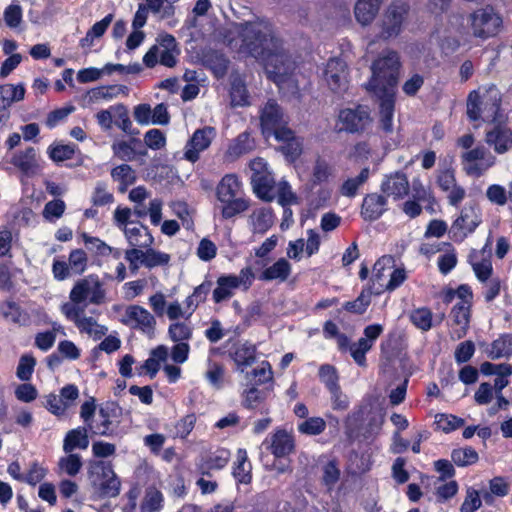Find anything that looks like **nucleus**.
<instances>
[{"label": "nucleus", "instance_id": "1", "mask_svg": "<svg viewBox=\"0 0 512 512\" xmlns=\"http://www.w3.org/2000/svg\"><path fill=\"white\" fill-rule=\"evenodd\" d=\"M226 44L238 53L255 58L269 79L284 81L294 69V62L284 48L283 40L266 20L226 24Z\"/></svg>", "mask_w": 512, "mask_h": 512}, {"label": "nucleus", "instance_id": "2", "mask_svg": "<svg viewBox=\"0 0 512 512\" xmlns=\"http://www.w3.org/2000/svg\"><path fill=\"white\" fill-rule=\"evenodd\" d=\"M372 77L367 84V88L375 93V95L384 94L386 92L394 93L397 84L400 59L396 51H384L372 63Z\"/></svg>", "mask_w": 512, "mask_h": 512}, {"label": "nucleus", "instance_id": "3", "mask_svg": "<svg viewBox=\"0 0 512 512\" xmlns=\"http://www.w3.org/2000/svg\"><path fill=\"white\" fill-rule=\"evenodd\" d=\"M181 53L176 38L169 33L158 34L154 44L143 56V63L147 68H154L158 63L173 68L176 66Z\"/></svg>", "mask_w": 512, "mask_h": 512}, {"label": "nucleus", "instance_id": "4", "mask_svg": "<svg viewBox=\"0 0 512 512\" xmlns=\"http://www.w3.org/2000/svg\"><path fill=\"white\" fill-rule=\"evenodd\" d=\"M467 24L475 38L486 40L500 32L503 19L492 5H485L468 15Z\"/></svg>", "mask_w": 512, "mask_h": 512}, {"label": "nucleus", "instance_id": "5", "mask_svg": "<svg viewBox=\"0 0 512 512\" xmlns=\"http://www.w3.org/2000/svg\"><path fill=\"white\" fill-rule=\"evenodd\" d=\"M288 116L274 99H269L260 110V125L264 135L276 139H289L292 130L287 127Z\"/></svg>", "mask_w": 512, "mask_h": 512}, {"label": "nucleus", "instance_id": "6", "mask_svg": "<svg viewBox=\"0 0 512 512\" xmlns=\"http://www.w3.org/2000/svg\"><path fill=\"white\" fill-rule=\"evenodd\" d=\"M500 102L499 93L495 89L487 91L483 98L478 92L472 91L467 99V115L470 120L476 121L483 114L484 121L495 122L498 119Z\"/></svg>", "mask_w": 512, "mask_h": 512}, {"label": "nucleus", "instance_id": "7", "mask_svg": "<svg viewBox=\"0 0 512 512\" xmlns=\"http://www.w3.org/2000/svg\"><path fill=\"white\" fill-rule=\"evenodd\" d=\"M409 7L404 3H392L385 10L381 22L379 37L388 40L396 38L403 29Z\"/></svg>", "mask_w": 512, "mask_h": 512}, {"label": "nucleus", "instance_id": "8", "mask_svg": "<svg viewBox=\"0 0 512 512\" xmlns=\"http://www.w3.org/2000/svg\"><path fill=\"white\" fill-rule=\"evenodd\" d=\"M495 163L496 158L482 146L468 150L461 155L463 170L472 177L482 176Z\"/></svg>", "mask_w": 512, "mask_h": 512}, {"label": "nucleus", "instance_id": "9", "mask_svg": "<svg viewBox=\"0 0 512 512\" xmlns=\"http://www.w3.org/2000/svg\"><path fill=\"white\" fill-rule=\"evenodd\" d=\"M88 258L84 250L74 249L70 252L68 262L54 259L52 264L53 276L63 281L73 275H81L87 268Z\"/></svg>", "mask_w": 512, "mask_h": 512}, {"label": "nucleus", "instance_id": "10", "mask_svg": "<svg viewBox=\"0 0 512 512\" xmlns=\"http://www.w3.org/2000/svg\"><path fill=\"white\" fill-rule=\"evenodd\" d=\"M394 95L395 93L390 92L377 95V97L380 99L378 127L382 132L383 136L389 137L392 140V145L397 146L401 142V137L398 131L395 130L393 124L395 104Z\"/></svg>", "mask_w": 512, "mask_h": 512}, {"label": "nucleus", "instance_id": "11", "mask_svg": "<svg viewBox=\"0 0 512 512\" xmlns=\"http://www.w3.org/2000/svg\"><path fill=\"white\" fill-rule=\"evenodd\" d=\"M341 130L349 133H359L372 124L370 110L367 106L358 105L355 108H345L339 112Z\"/></svg>", "mask_w": 512, "mask_h": 512}, {"label": "nucleus", "instance_id": "12", "mask_svg": "<svg viewBox=\"0 0 512 512\" xmlns=\"http://www.w3.org/2000/svg\"><path fill=\"white\" fill-rule=\"evenodd\" d=\"M324 79L334 93H343L348 89L347 64L339 58L330 59L324 70Z\"/></svg>", "mask_w": 512, "mask_h": 512}, {"label": "nucleus", "instance_id": "13", "mask_svg": "<svg viewBox=\"0 0 512 512\" xmlns=\"http://www.w3.org/2000/svg\"><path fill=\"white\" fill-rule=\"evenodd\" d=\"M214 136L215 130L212 127L206 126L197 129L185 145L184 159L191 163L197 162L200 158V153L210 146Z\"/></svg>", "mask_w": 512, "mask_h": 512}, {"label": "nucleus", "instance_id": "14", "mask_svg": "<svg viewBox=\"0 0 512 512\" xmlns=\"http://www.w3.org/2000/svg\"><path fill=\"white\" fill-rule=\"evenodd\" d=\"M121 322L148 335L154 333L156 325L154 316L147 309L139 305L128 306Z\"/></svg>", "mask_w": 512, "mask_h": 512}, {"label": "nucleus", "instance_id": "15", "mask_svg": "<svg viewBox=\"0 0 512 512\" xmlns=\"http://www.w3.org/2000/svg\"><path fill=\"white\" fill-rule=\"evenodd\" d=\"M481 223L479 211L474 206L464 207L459 217L451 225V233L455 239L463 240L475 231Z\"/></svg>", "mask_w": 512, "mask_h": 512}, {"label": "nucleus", "instance_id": "16", "mask_svg": "<svg viewBox=\"0 0 512 512\" xmlns=\"http://www.w3.org/2000/svg\"><path fill=\"white\" fill-rule=\"evenodd\" d=\"M262 446L276 458H283L295 449L294 437L284 429H277L263 441Z\"/></svg>", "mask_w": 512, "mask_h": 512}, {"label": "nucleus", "instance_id": "17", "mask_svg": "<svg viewBox=\"0 0 512 512\" xmlns=\"http://www.w3.org/2000/svg\"><path fill=\"white\" fill-rule=\"evenodd\" d=\"M468 262L480 282H486L490 279L493 273V266L488 243L480 250H471L468 255Z\"/></svg>", "mask_w": 512, "mask_h": 512}, {"label": "nucleus", "instance_id": "18", "mask_svg": "<svg viewBox=\"0 0 512 512\" xmlns=\"http://www.w3.org/2000/svg\"><path fill=\"white\" fill-rule=\"evenodd\" d=\"M437 183L441 190L447 193L448 202L452 206H458L466 196L465 189L457 184L455 173L451 169L441 171Z\"/></svg>", "mask_w": 512, "mask_h": 512}, {"label": "nucleus", "instance_id": "19", "mask_svg": "<svg viewBox=\"0 0 512 512\" xmlns=\"http://www.w3.org/2000/svg\"><path fill=\"white\" fill-rule=\"evenodd\" d=\"M381 191L387 197H392L394 200L403 199L409 193V181L406 174L402 172H395L385 175L381 183Z\"/></svg>", "mask_w": 512, "mask_h": 512}, {"label": "nucleus", "instance_id": "20", "mask_svg": "<svg viewBox=\"0 0 512 512\" xmlns=\"http://www.w3.org/2000/svg\"><path fill=\"white\" fill-rule=\"evenodd\" d=\"M485 142L498 154H504L512 148V130L497 124L486 131Z\"/></svg>", "mask_w": 512, "mask_h": 512}, {"label": "nucleus", "instance_id": "21", "mask_svg": "<svg viewBox=\"0 0 512 512\" xmlns=\"http://www.w3.org/2000/svg\"><path fill=\"white\" fill-rule=\"evenodd\" d=\"M387 210V198L378 193L367 194L362 202L361 215L366 221L379 219Z\"/></svg>", "mask_w": 512, "mask_h": 512}, {"label": "nucleus", "instance_id": "22", "mask_svg": "<svg viewBox=\"0 0 512 512\" xmlns=\"http://www.w3.org/2000/svg\"><path fill=\"white\" fill-rule=\"evenodd\" d=\"M395 260L392 256L385 255L379 258L373 266L371 282L372 284L367 285L366 287H372L373 293L378 295L385 290L387 278L386 271L394 268Z\"/></svg>", "mask_w": 512, "mask_h": 512}, {"label": "nucleus", "instance_id": "23", "mask_svg": "<svg viewBox=\"0 0 512 512\" xmlns=\"http://www.w3.org/2000/svg\"><path fill=\"white\" fill-rule=\"evenodd\" d=\"M251 184L253 192L259 199L272 202L276 198V182L271 171L259 176H251Z\"/></svg>", "mask_w": 512, "mask_h": 512}, {"label": "nucleus", "instance_id": "24", "mask_svg": "<svg viewBox=\"0 0 512 512\" xmlns=\"http://www.w3.org/2000/svg\"><path fill=\"white\" fill-rule=\"evenodd\" d=\"M230 105L232 107H244L250 105V95L246 82L242 75L237 72L230 75Z\"/></svg>", "mask_w": 512, "mask_h": 512}, {"label": "nucleus", "instance_id": "25", "mask_svg": "<svg viewBox=\"0 0 512 512\" xmlns=\"http://www.w3.org/2000/svg\"><path fill=\"white\" fill-rule=\"evenodd\" d=\"M223 356V347H212L209 350L206 378L209 383L216 388H220L222 385L224 369L222 359L218 360V357L222 358Z\"/></svg>", "mask_w": 512, "mask_h": 512}, {"label": "nucleus", "instance_id": "26", "mask_svg": "<svg viewBox=\"0 0 512 512\" xmlns=\"http://www.w3.org/2000/svg\"><path fill=\"white\" fill-rule=\"evenodd\" d=\"M470 308L469 305L459 304H455L452 308L451 317L454 325L451 331L452 339L459 340L466 336L470 323Z\"/></svg>", "mask_w": 512, "mask_h": 512}, {"label": "nucleus", "instance_id": "27", "mask_svg": "<svg viewBox=\"0 0 512 512\" xmlns=\"http://www.w3.org/2000/svg\"><path fill=\"white\" fill-rule=\"evenodd\" d=\"M98 468L101 470L99 475L104 479L99 486L101 495L105 497H116L120 493V480L115 474L110 463H100Z\"/></svg>", "mask_w": 512, "mask_h": 512}, {"label": "nucleus", "instance_id": "28", "mask_svg": "<svg viewBox=\"0 0 512 512\" xmlns=\"http://www.w3.org/2000/svg\"><path fill=\"white\" fill-rule=\"evenodd\" d=\"M0 313L5 320L20 326H28L31 322L29 313L12 299L1 303Z\"/></svg>", "mask_w": 512, "mask_h": 512}, {"label": "nucleus", "instance_id": "29", "mask_svg": "<svg viewBox=\"0 0 512 512\" xmlns=\"http://www.w3.org/2000/svg\"><path fill=\"white\" fill-rule=\"evenodd\" d=\"M383 0H358L354 6V15L359 24L367 26L376 18Z\"/></svg>", "mask_w": 512, "mask_h": 512}, {"label": "nucleus", "instance_id": "30", "mask_svg": "<svg viewBox=\"0 0 512 512\" xmlns=\"http://www.w3.org/2000/svg\"><path fill=\"white\" fill-rule=\"evenodd\" d=\"M292 272V265L285 258H279L272 265L266 267L258 276L261 281L285 282Z\"/></svg>", "mask_w": 512, "mask_h": 512}, {"label": "nucleus", "instance_id": "31", "mask_svg": "<svg viewBox=\"0 0 512 512\" xmlns=\"http://www.w3.org/2000/svg\"><path fill=\"white\" fill-rule=\"evenodd\" d=\"M138 227H125L124 234L131 247L147 248L153 245L154 238L147 226L136 222Z\"/></svg>", "mask_w": 512, "mask_h": 512}, {"label": "nucleus", "instance_id": "32", "mask_svg": "<svg viewBox=\"0 0 512 512\" xmlns=\"http://www.w3.org/2000/svg\"><path fill=\"white\" fill-rule=\"evenodd\" d=\"M251 463L248 460L247 452L244 449L237 451L236 460L232 466V476L236 483L248 485L251 482Z\"/></svg>", "mask_w": 512, "mask_h": 512}, {"label": "nucleus", "instance_id": "33", "mask_svg": "<svg viewBox=\"0 0 512 512\" xmlns=\"http://www.w3.org/2000/svg\"><path fill=\"white\" fill-rule=\"evenodd\" d=\"M270 394L271 391L268 388L252 387L245 393L244 406L249 409H258L261 414H268L270 407L266 404V400Z\"/></svg>", "mask_w": 512, "mask_h": 512}, {"label": "nucleus", "instance_id": "34", "mask_svg": "<svg viewBox=\"0 0 512 512\" xmlns=\"http://www.w3.org/2000/svg\"><path fill=\"white\" fill-rule=\"evenodd\" d=\"M89 428L79 426L67 432L63 441V450L66 453H71L73 450L87 449L89 446L88 437Z\"/></svg>", "mask_w": 512, "mask_h": 512}, {"label": "nucleus", "instance_id": "35", "mask_svg": "<svg viewBox=\"0 0 512 512\" xmlns=\"http://www.w3.org/2000/svg\"><path fill=\"white\" fill-rule=\"evenodd\" d=\"M201 60L219 80L224 78V52L222 50L204 49Z\"/></svg>", "mask_w": 512, "mask_h": 512}, {"label": "nucleus", "instance_id": "36", "mask_svg": "<svg viewBox=\"0 0 512 512\" xmlns=\"http://www.w3.org/2000/svg\"><path fill=\"white\" fill-rule=\"evenodd\" d=\"M253 233L263 235L274 223V216L270 208H260L255 210L250 216Z\"/></svg>", "mask_w": 512, "mask_h": 512}, {"label": "nucleus", "instance_id": "37", "mask_svg": "<svg viewBox=\"0 0 512 512\" xmlns=\"http://www.w3.org/2000/svg\"><path fill=\"white\" fill-rule=\"evenodd\" d=\"M113 124L128 135H139L140 131L133 128L128 109L123 104L112 106Z\"/></svg>", "mask_w": 512, "mask_h": 512}, {"label": "nucleus", "instance_id": "38", "mask_svg": "<svg viewBox=\"0 0 512 512\" xmlns=\"http://www.w3.org/2000/svg\"><path fill=\"white\" fill-rule=\"evenodd\" d=\"M230 354L237 367L241 371H244L246 367L251 366L255 362L256 347L254 345L244 343L238 345Z\"/></svg>", "mask_w": 512, "mask_h": 512}, {"label": "nucleus", "instance_id": "39", "mask_svg": "<svg viewBox=\"0 0 512 512\" xmlns=\"http://www.w3.org/2000/svg\"><path fill=\"white\" fill-rule=\"evenodd\" d=\"M25 87L22 83L17 85L4 84L0 86V106H5L6 109L14 102H18L25 97Z\"/></svg>", "mask_w": 512, "mask_h": 512}, {"label": "nucleus", "instance_id": "40", "mask_svg": "<svg viewBox=\"0 0 512 512\" xmlns=\"http://www.w3.org/2000/svg\"><path fill=\"white\" fill-rule=\"evenodd\" d=\"M254 278L255 275L251 267H245L241 269L239 275L226 276V290L238 288L246 291L252 285ZM229 296L228 291H226V298Z\"/></svg>", "mask_w": 512, "mask_h": 512}, {"label": "nucleus", "instance_id": "41", "mask_svg": "<svg viewBox=\"0 0 512 512\" xmlns=\"http://www.w3.org/2000/svg\"><path fill=\"white\" fill-rule=\"evenodd\" d=\"M373 294L372 287H364L355 300L347 301L343 304V309L352 314L362 315L367 311L371 304V297Z\"/></svg>", "mask_w": 512, "mask_h": 512}, {"label": "nucleus", "instance_id": "42", "mask_svg": "<svg viewBox=\"0 0 512 512\" xmlns=\"http://www.w3.org/2000/svg\"><path fill=\"white\" fill-rule=\"evenodd\" d=\"M35 157H36L35 149L32 147H29V148L25 149L24 151H20V152L16 153L13 156L11 163L13 164V166L18 168L21 172L28 175L30 173H33L34 169L36 167Z\"/></svg>", "mask_w": 512, "mask_h": 512}, {"label": "nucleus", "instance_id": "43", "mask_svg": "<svg viewBox=\"0 0 512 512\" xmlns=\"http://www.w3.org/2000/svg\"><path fill=\"white\" fill-rule=\"evenodd\" d=\"M111 177L114 181L120 183V190L125 191L128 186L136 181V173L132 167L126 163L120 164L111 170Z\"/></svg>", "mask_w": 512, "mask_h": 512}, {"label": "nucleus", "instance_id": "44", "mask_svg": "<svg viewBox=\"0 0 512 512\" xmlns=\"http://www.w3.org/2000/svg\"><path fill=\"white\" fill-rule=\"evenodd\" d=\"M250 200L244 193L226 196V218L234 217L248 210Z\"/></svg>", "mask_w": 512, "mask_h": 512}, {"label": "nucleus", "instance_id": "45", "mask_svg": "<svg viewBox=\"0 0 512 512\" xmlns=\"http://www.w3.org/2000/svg\"><path fill=\"white\" fill-rule=\"evenodd\" d=\"M512 354V335L507 334L494 340L489 349V357L491 359H499Z\"/></svg>", "mask_w": 512, "mask_h": 512}, {"label": "nucleus", "instance_id": "46", "mask_svg": "<svg viewBox=\"0 0 512 512\" xmlns=\"http://www.w3.org/2000/svg\"><path fill=\"white\" fill-rule=\"evenodd\" d=\"M411 323L422 331H429L433 326V314L426 307L417 308L411 311L409 315Z\"/></svg>", "mask_w": 512, "mask_h": 512}, {"label": "nucleus", "instance_id": "47", "mask_svg": "<svg viewBox=\"0 0 512 512\" xmlns=\"http://www.w3.org/2000/svg\"><path fill=\"white\" fill-rule=\"evenodd\" d=\"M326 429V421L322 417H309L297 425L300 434L317 436Z\"/></svg>", "mask_w": 512, "mask_h": 512}, {"label": "nucleus", "instance_id": "48", "mask_svg": "<svg viewBox=\"0 0 512 512\" xmlns=\"http://www.w3.org/2000/svg\"><path fill=\"white\" fill-rule=\"evenodd\" d=\"M369 174V168L365 167L357 177L347 179L341 186V194L346 197H354L357 194L359 187L368 180Z\"/></svg>", "mask_w": 512, "mask_h": 512}, {"label": "nucleus", "instance_id": "49", "mask_svg": "<svg viewBox=\"0 0 512 512\" xmlns=\"http://www.w3.org/2000/svg\"><path fill=\"white\" fill-rule=\"evenodd\" d=\"M275 194L278 203L285 207L298 203V197L293 192L291 185L286 180L279 181L275 186Z\"/></svg>", "mask_w": 512, "mask_h": 512}, {"label": "nucleus", "instance_id": "50", "mask_svg": "<svg viewBox=\"0 0 512 512\" xmlns=\"http://www.w3.org/2000/svg\"><path fill=\"white\" fill-rule=\"evenodd\" d=\"M145 249L143 266L146 268L152 269L159 266H166L170 262L169 254L155 250L151 248V246Z\"/></svg>", "mask_w": 512, "mask_h": 512}, {"label": "nucleus", "instance_id": "51", "mask_svg": "<svg viewBox=\"0 0 512 512\" xmlns=\"http://www.w3.org/2000/svg\"><path fill=\"white\" fill-rule=\"evenodd\" d=\"M478 453L472 447L454 449L451 453L452 461L460 467L472 465L478 461Z\"/></svg>", "mask_w": 512, "mask_h": 512}, {"label": "nucleus", "instance_id": "52", "mask_svg": "<svg viewBox=\"0 0 512 512\" xmlns=\"http://www.w3.org/2000/svg\"><path fill=\"white\" fill-rule=\"evenodd\" d=\"M173 213L181 220L183 227L186 230H193L194 221L192 210L185 201H174L171 203Z\"/></svg>", "mask_w": 512, "mask_h": 512}, {"label": "nucleus", "instance_id": "53", "mask_svg": "<svg viewBox=\"0 0 512 512\" xmlns=\"http://www.w3.org/2000/svg\"><path fill=\"white\" fill-rule=\"evenodd\" d=\"M443 245L449 249L438 257L437 266L441 274L447 275L456 267L458 259L456 251L450 243H443Z\"/></svg>", "mask_w": 512, "mask_h": 512}, {"label": "nucleus", "instance_id": "54", "mask_svg": "<svg viewBox=\"0 0 512 512\" xmlns=\"http://www.w3.org/2000/svg\"><path fill=\"white\" fill-rule=\"evenodd\" d=\"M23 18L22 7L18 4L17 1L12 2L8 5L3 12V19L5 25L10 29H17Z\"/></svg>", "mask_w": 512, "mask_h": 512}, {"label": "nucleus", "instance_id": "55", "mask_svg": "<svg viewBox=\"0 0 512 512\" xmlns=\"http://www.w3.org/2000/svg\"><path fill=\"white\" fill-rule=\"evenodd\" d=\"M35 365L36 359L32 354L22 355L16 369L17 378L21 381H29L33 375Z\"/></svg>", "mask_w": 512, "mask_h": 512}, {"label": "nucleus", "instance_id": "56", "mask_svg": "<svg viewBox=\"0 0 512 512\" xmlns=\"http://www.w3.org/2000/svg\"><path fill=\"white\" fill-rule=\"evenodd\" d=\"M320 381L325 385L328 391L339 387V375L336 368L330 364H323L318 372Z\"/></svg>", "mask_w": 512, "mask_h": 512}, {"label": "nucleus", "instance_id": "57", "mask_svg": "<svg viewBox=\"0 0 512 512\" xmlns=\"http://www.w3.org/2000/svg\"><path fill=\"white\" fill-rule=\"evenodd\" d=\"M254 141L248 133L240 134L229 147V154L240 156L253 150Z\"/></svg>", "mask_w": 512, "mask_h": 512}, {"label": "nucleus", "instance_id": "58", "mask_svg": "<svg viewBox=\"0 0 512 512\" xmlns=\"http://www.w3.org/2000/svg\"><path fill=\"white\" fill-rule=\"evenodd\" d=\"M113 155L117 159L124 162L137 161L139 163V156L134 152L130 145L122 140L114 142L111 146Z\"/></svg>", "mask_w": 512, "mask_h": 512}, {"label": "nucleus", "instance_id": "59", "mask_svg": "<svg viewBox=\"0 0 512 512\" xmlns=\"http://www.w3.org/2000/svg\"><path fill=\"white\" fill-rule=\"evenodd\" d=\"M166 142V136L160 129L153 128L144 134V143L147 150H161L166 146Z\"/></svg>", "mask_w": 512, "mask_h": 512}, {"label": "nucleus", "instance_id": "60", "mask_svg": "<svg viewBox=\"0 0 512 512\" xmlns=\"http://www.w3.org/2000/svg\"><path fill=\"white\" fill-rule=\"evenodd\" d=\"M168 334L173 342H187L192 337V329L185 323L175 322L170 324Z\"/></svg>", "mask_w": 512, "mask_h": 512}, {"label": "nucleus", "instance_id": "61", "mask_svg": "<svg viewBox=\"0 0 512 512\" xmlns=\"http://www.w3.org/2000/svg\"><path fill=\"white\" fill-rule=\"evenodd\" d=\"M82 237L86 248L99 256H108L113 251L111 246L97 237L90 236L86 233H83Z\"/></svg>", "mask_w": 512, "mask_h": 512}, {"label": "nucleus", "instance_id": "62", "mask_svg": "<svg viewBox=\"0 0 512 512\" xmlns=\"http://www.w3.org/2000/svg\"><path fill=\"white\" fill-rule=\"evenodd\" d=\"M372 345L362 337L356 342L351 344L350 353L353 360L361 367L366 366V353L372 349Z\"/></svg>", "mask_w": 512, "mask_h": 512}, {"label": "nucleus", "instance_id": "63", "mask_svg": "<svg viewBox=\"0 0 512 512\" xmlns=\"http://www.w3.org/2000/svg\"><path fill=\"white\" fill-rule=\"evenodd\" d=\"M437 426L445 433L454 431L465 424L464 419L448 414H439L436 416Z\"/></svg>", "mask_w": 512, "mask_h": 512}, {"label": "nucleus", "instance_id": "64", "mask_svg": "<svg viewBox=\"0 0 512 512\" xmlns=\"http://www.w3.org/2000/svg\"><path fill=\"white\" fill-rule=\"evenodd\" d=\"M480 372L486 376H510L512 375V365L508 363L494 364L491 362H484L480 366Z\"/></svg>", "mask_w": 512, "mask_h": 512}]
</instances>
